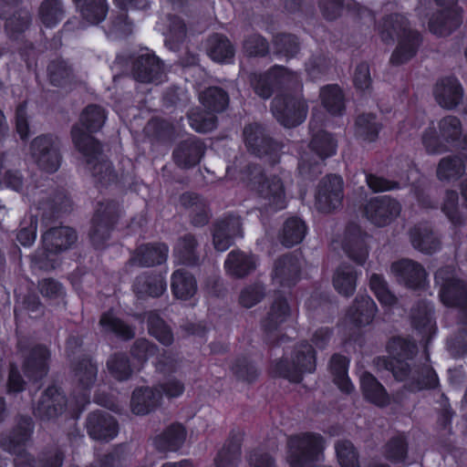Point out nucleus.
<instances>
[{
    "mask_svg": "<svg viewBox=\"0 0 467 467\" xmlns=\"http://www.w3.org/2000/svg\"><path fill=\"white\" fill-rule=\"evenodd\" d=\"M67 397L63 389L51 384L41 393L34 408V415L41 420H51L60 417L67 410Z\"/></svg>",
    "mask_w": 467,
    "mask_h": 467,
    "instance_id": "obj_16",
    "label": "nucleus"
},
{
    "mask_svg": "<svg viewBox=\"0 0 467 467\" xmlns=\"http://www.w3.org/2000/svg\"><path fill=\"white\" fill-rule=\"evenodd\" d=\"M5 30L10 39H17L31 26L32 16L27 9L20 8L11 16H6Z\"/></svg>",
    "mask_w": 467,
    "mask_h": 467,
    "instance_id": "obj_58",
    "label": "nucleus"
},
{
    "mask_svg": "<svg viewBox=\"0 0 467 467\" xmlns=\"http://www.w3.org/2000/svg\"><path fill=\"white\" fill-rule=\"evenodd\" d=\"M198 245V241L194 234H185L181 236L173 248V254L179 264L186 266L199 265Z\"/></svg>",
    "mask_w": 467,
    "mask_h": 467,
    "instance_id": "obj_42",
    "label": "nucleus"
},
{
    "mask_svg": "<svg viewBox=\"0 0 467 467\" xmlns=\"http://www.w3.org/2000/svg\"><path fill=\"white\" fill-rule=\"evenodd\" d=\"M401 212L398 200L389 195L371 197L363 205L364 217L378 227H385L394 222Z\"/></svg>",
    "mask_w": 467,
    "mask_h": 467,
    "instance_id": "obj_13",
    "label": "nucleus"
},
{
    "mask_svg": "<svg viewBox=\"0 0 467 467\" xmlns=\"http://www.w3.org/2000/svg\"><path fill=\"white\" fill-rule=\"evenodd\" d=\"M467 155L452 154L440 160L436 176L441 182L458 181L466 171Z\"/></svg>",
    "mask_w": 467,
    "mask_h": 467,
    "instance_id": "obj_37",
    "label": "nucleus"
},
{
    "mask_svg": "<svg viewBox=\"0 0 467 467\" xmlns=\"http://www.w3.org/2000/svg\"><path fill=\"white\" fill-rule=\"evenodd\" d=\"M325 449L326 440L318 432L292 434L286 441V462L289 467H317Z\"/></svg>",
    "mask_w": 467,
    "mask_h": 467,
    "instance_id": "obj_4",
    "label": "nucleus"
},
{
    "mask_svg": "<svg viewBox=\"0 0 467 467\" xmlns=\"http://www.w3.org/2000/svg\"><path fill=\"white\" fill-rule=\"evenodd\" d=\"M245 172L249 176L251 190L265 202L269 210L279 212L286 208L285 189L279 176H267L265 170L256 163H249Z\"/></svg>",
    "mask_w": 467,
    "mask_h": 467,
    "instance_id": "obj_5",
    "label": "nucleus"
},
{
    "mask_svg": "<svg viewBox=\"0 0 467 467\" xmlns=\"http://www.w3.org/2000/svg\"><path fill=\"white\" fill-rule=\"evenodd\" d=\"M317 368V351L306 340L298 342L293 348L291 360L280 358L274 360L270 374L274 378L287 379L291 383L302 382L304 374L313 373Z\"/></svg>",
    "mask_w": 467,
    "mask_h": 467,
    "instance_id": "obj_3",
    "label": "nucleus"
},
{
    "mask_svg": "<svg viewBox=\"0 0 467 467\" xmlns=\"http://www.w3.org/2000/svg\"><path fill=\"white\" fill-rule=\"evenodd\" d=\"M104 331L114 334L123 340H130L135 337L134 328L121 318L116 317L111 310L104 312L99 319Z\"/></svg>",
    "mask_w": 467,
    "mask_h": 467,
    "instance_id": "obj_53",
    "label": "nucleus"
},
{
    "mask_svg": "<svg viewBox=\"0 0 467 467\" xmlns=\"http://www.w3.org/2000/svg\"><path fill=\"white\" fill-rule=\"evenodd\" d=\"M321 105L332 116H342L346 111V98L338 84H327L320 88Z\"/></svg>",
    "mask_w": 467,
    "mask_h": 467,
    "instance_id": "obj_41",
    "label": "nucleus"
},
{
    "mask_svg": "<svg viewBox=\"0 0 467 467\" xmlns=\"http://www.w3.org/2000/svg\"><path fill=\"white\" fill-rule=\"evenodd\" d=\"M201 104L211 113H222L229 106L230 97L221 87L212 86L205 88L199 97Z\"/></svg>",
    "mask_w": 467,
    "mask_h": 467,
    "instance_id": "obj_49",
    "label": "nucleus"
},
{
    "mask_svg": "<svg viewBox=\"0 0 467 467\" xmlns=\"http://www.w3.org/2000/svg\"><path fill=\"white\" fill-rule=\"evenodd\" d=\"M62 0H43L38 8L40 22L47 28L57 26L64 18Z\"/></svg>",
    "mask_w": 467,
    "mask_h": 467,
    "instance_id": "obj_59",
    "label": "nucleus"
},
{
    "mask_svg": "<svg viewBox=\"0 0 467 467\" xmlns=\"http://www.w3.org/2000/svg\"><path fill=\"white\" fill-rule=\"evenodd\" d=\"M187 437L185 426L173 422L153 438V446L159 452H175L184 444Z\"/></svg>",
    "mask_w": 467,
    "mask_h": 467,
    "instance_id": "obj_33",
    "label": "nucleus"
},
{
    "mask_svg": "<svg viewBox=\"0 0 467 467\" xmlns=\"http://www.w3.org/2000/svg\"><path fill=\"white\" fill-rule=\"evenodd\" d=\"M369 287L382 306L391 307L396 305L398 299L389 288L382 275L372 274L369 278Z\"/></svg>",
    "mask_w": 467,
    "mask_h": 467,
    "instance_id": "obj_61",
    "label": "nucleus"
},
{
    "mask_svg": "<svg viewBox=\"0 0 467 467\" xmlns=\"http://www.w3.org/2000/svg\"><path fill=\"white\" fill-rule=\"evenodd\" d=\"M335 451L340 467H360L359 453L350 441H337Z\"/></svg>",
    "mask_w": 467,
    "mask_h": 467,
    "instance_id": "obj_64",
    "label": "nucleus"
},
{
    "mask_svg": "<svg viewBox=\"0 0 467 467\" xmlns=\"http://www.w3.org/2000/svg\"><path fill=\"white\" fill-rule=\"evenodd\" d=\"M271 109L282 126L296 128L306 120L308 104L303 95L278 93L272 100Z\"/></svg>",
    "mask_w": 467,
    "mask_h": 467,
    "instance_id": "obj_8",
    "label": "nucleus"
},
{
    "mask_svg": "<svg viewBox=\"0 0 467 467\" xmlns=\"http://www.w3.org/2000/svg\"><path fill=\"white\" fill-rule=\"evenodd\" d=\"M244 432L232 430L214 457V467H237L241 458Z\"/></svg>",
    "mask_w": 467,
    "mask_h": 467,
    "instance_id": "obj_35",
    "label": "nucleus"
},
{
    "mask_svg": "<svg viewBox=\"0 0 467 467\" xmlns=\"http://www.w3.org/2000/svg\"><path fill=\"white\" fill-rule=\"evenodd\" d=\"M358 272L348 264H341L336 269L333 275V286L335 290L346 297L351 296L357 286Z\"/></svg>",
    "mask_w": 467,
    "mask_h": 467,
    "instance_id": "obj_45",
    "label": "nucleus"
},
{
    "mask_svg": "<svg viewBox=\"0 0 467 467\" xmlns=\"http://www.w3.org/2000/svg\"><path fill=\"white\" fill-rule=\"evenodd\" d=\"M188 122L190 127L198 133H208L217 128L218 119L209 111H203L199 109L188 113Z\"/></svg>",
    "mask_w": 467,
    "mask_h": 467,
    "instance_id": "obj_63",
    "label": "nucleus"
},
{
    "mask_svg": "<svg viewBox=\"0 0 467 467\" xmlns=\"http://www.w3.org/2000/svg\"><path fill=\"white\" fill-rule=\"evenodd\" d=\"M72 369L78 379V389L73 392V398L79 410L90 402V390L98 376V365L88 355L81 356L74 364Z\"/></svg>",
    "mask_w": 467,
    "mask_h": 467,
    "instance_id": "obj_12",
    "label": "nucleus"
},
{
    "mask_svg": "<svg viewBox=\"0 0 467 467\" xmlns=\"http://www.w3.org/2000/svg\"><path fill=\"white\" fill-rule=\"evenodd\" d=\"M86 430L90 439L109 442L119 433V422L110 413L97 410L88 414Z\"/></svg>",
    "mask_w": 467,
    "mask_h": 467,
    "instance_id": "obj_18",
    "label": "nucleus"
},
{
    "mask_svg": "<svg viewBox=\"0 0 467 467\" xmlns=\"http://www.w3.org/2000/svg\"><path fill=\"white\" fill-rule=\"evenodd\" d=\"M76 231L69 226L52 227L46 231L41 236L42 247L47 252L59 254L69 248L77 242Z\"/></svg>",
    "mask_w": 467,
    "mask_h": 467,
    "instance_id": "obj_29",
    "label": "nucleus"
},
{
    "mask_svg": "<svg viewBox=\"0 0 467 467\" xmlns=\"http://www.w3.org/2000/svg\"><path fill=\"white\" fill-rule=\"evenodd\" d=\"M443 270L439 272L441 278L440 301L447 307L458 308L460 323L467 326V284L453 275L443 276Z\"/></svg>",
    "mask_w": 467,
    "mask_h": 467,
    "instance_id": "obj_11",
    "label": "nucleus"
},
{
    "mask_svg": "<svg viewBox=\"0 0 467 467\" xmlns=\"http://www.w3.org/2000/svg\"><path fill=\"white\" fill-rule=\"evenodd\" d=\"M206 145L196 136H190L181 140L172 151L175 164L182 169H191L201 162L204 156Z\"/></svg>",
    "mask_w": 467,
    "mask_h": 467,
    "instance_id": "obj_22",
    "label": "nucleus"
},
{
    "mask_svg": "<svg viewBox=\"0 0 467 467\" xmlns=\"http://www.w3.org/2000/svg\"><path fill=\"white\" fill-rule=\"evenodd\" d=\"M133 78L143 84H160L165 78L164 63L154 53L138 56L131 64Z\"/></svg>",
    "mask_w": 467,
    "mask_h": 467,
    "instance_id": "obj_17",
    "label": "nucleus"
},
{
    "mask_svg": "<svg viewBox=\"0 0 467 467\" xmlns=\"http://www.w3.org/2000/svg\"><path fill=\"white\" fill-rule=\"evenodd\" d=\"M169 246L165 243L154 242L138 245L129 260L132 265L152 267L166 263Z\"/></svg>",
    "mask_w": 467,
    "mask_h": 467,
    "instance_id": "obj_24",
    "label": "nucleus"
},
{
    "mask_svg": "<svg viewBox=\"0 0 467 467\" xmlns=\"http://www.w3.org/2000/svg\"><path fill=\"white\" fill-rule=\"evenodd\" d=\"M368 234L357 223L346 226L342 249L347 256L358 265H364L369 254Z\"/></svg>",
    "mask_w": 467,
    "mask_h": 467,
    "instance_id": "obj_19",
    "label": "nucleus"
},
{
    "mask_svg": "<svg viewBox=\"0 0 467 467\" xmlns=\"http://www.w3.org/2000/svg\"><path fill=\"white\" fill-rule=\"evenodd\" d=\"M207 55L216 63L230 64L234 60L235 48L226 36L214 34L208 39Z\"/></svg>",
    "mask_w": 467,
    "mask_h": 467,
    "instance_id": "obj_43",
    "label": "nucleus"
},
{
    "mask_svg": "<svg viewBox=\"0 0 467 467\" xmlns=\"http://www.w3.org/2000/svg\"><path fill=\"white\" fill-rule=\"evenodd\" d=\"M255 268L256 262L254 256L239 249L232 250L224 261L226 274L234 278H244Z\"/></svg>",
    "mask_w": 467,
    "mask_h": 467,
    "instance_id": "obj_36",
    "label": "nucleus"
},
{
    "mask_svg": "<svg viewBox=\"0 0 467 467\" xmlns=\"http://www.w3.org/2000/svg\"><path fill=\"white\" fill-rule=\"evenodd\" d=\"M379 34L386 45L393 44L395 37L398 38V44L389 58V63L396 67L411 60L423 41L421 34L416 29L410 28L407 20L399 14L383 17L379 26Z\"/></svg>",
    "mask_w": 467,
    "mask_h": 467,
    "instance_id": "obj_1",
    "label": "nucleus"
},
{
    "mask_svg": "<svg viewBox=\"0 0 467 467\" xmlns=\"http://www.w3.org/2000/svg\"><path fill=\"white\" fill-rule=\"evenodd\" d=\"M161 403V393L155 388L140 386L134 389L130 398V410L137 416L155 411Z\"/></svg>",
    "mask_w": 467,
    "mask_h": 467,
    "instance_id": "obj_30",
    "label": "nucleus"
},
{
    "mask_svg": "<svg viewBox=\"0 0 467 467\" xmlns=\"http://www.w3.org/2000/svg\"><path fill=\"white\" fill-rule=\"evenodd\" d=\"M409 239L414 249L425 254H433L441 247L440 238L432 228L426 223H418L408 232Z\"/></svg>",
    "mask_w": 467,
    "mask_h": 467,
    "instance_id": "obj_32",
    "label": "nucleus"
},
{
    "mask_svg": "<svg viewBox=\"0 0 467 467\" xmlns=\"http://www.w3.org/2000/svg\"><path fill=\"white\" fill-rule=\"evenodd\" d=\"M34 430L35 423L32 418L21 415L7 432L0 435V447L4 451L15 455L16 467H20V462H25L26 455L31 454L26 447L31 441Z\"/></svg>",
    "mask_w": 467,
    "mask_h": 467,
    "instance_id": "obj_7",
    "label": "nucleus"
},
{
    "mask_svg": "<svg viewBox=\"0 0 467 467\" xmlns=\"http://www.w3.org/2000/svg\"><path fill=\"white\" fill-rule=\"evenodd\" d=\"M148 333L161 345L171 347L174 342V334L171 326L155 311H150L146 319Z\"/></svg>",
    "mask_w": 467,
    "mask_h": 467,
    "instance_id": "obj_46",
    "label": "nucleus"
},
{
    "mask_svg": "<svg viewBox=\"0 0 467 467\" xmlns=\"http://www.w3.org/2000/svg\"><path fill=\"white\" fill-rule=\"evenodd\" d=\"M47 78L49 83L57 88H64L69 84L72 77V68L66 61L56 59L47 65Z\"/></svg>",
    "mask_w": 467,
    "mask_h": 467,
    "instance_id": "obj_62",
    "label": "nucleus"
},
{
    "mask_svg": "<svg viewBox=\"0 0 467 467\" xmlns=\"http://www.w3.org/2000/svg\"><path fill=\"white\" fill-rule=\"evenodd\" d=\"M30 153L37 167L47 173L56 172L62 161V156L51 134H41L30 143Z\"/></svg>",
    "mask_w": 467,
    "mask_h": 467,
    "instance_id": "obj_14",
    "label": "nucleus"
},
{
    "mask_svg": "<svg viewBox=\"0 0 467 467\" xmlns=\"http://www.w3.org/2000/svg\"><path fill=\"white\" fill-rule=\"evenodd\" d=\"M167 289L165 277L153 271L143 272L137 275L132 284V291L138 299L158 298Z\"/></svg>",
    "mask_w": 467,
    "mask_h": 467,
    "instance_id": "obj_28",
    "label": "nucleus"
},
{
    "mask_svg": "<svg viewBox=\"0 0 467 467\" xmlns=\"http://www.w3.org/2000/svg\"><path fill=\"white\" fill-rule=\"evenodd\" d=\"M377 312L378 306L368 295H358L348 309L347 317L350 324L361 328L372 323Z\"/></svg>",
    "mask_w": 467,
    "mask_h": 467,
    "instance_id": "obj_31",
    "label": "nucleus"
},
{
    "mask_svg": "<svg viewBox=\"0 0 467 467\" xmlns=\"http://www.w3.org/2000/svg\"><path fill=\"white\" fill-rule=\"evenodd\" d=\"M376 119L373 113H362L357 117L356 134L359 139L368 142H375L378 140L383 126Z\"/></svg>",
    "mask_w": 467,
    "mask_h": 467,
    "instance_id": "obj_55",
    "label": "nucleus"
},
{
    "mask_svg": "<svg viewBox=\"0 0 467 467\" xmlns=\"http://www.w3.org/2000/svg\"><path fill=\"white\" fill-rule=\"evenodd\" d=\"M231 371L239 381L247 384L254 383L260 376L255 361L246 355L239 356L234 360Z\"/></svg>",
    "mask_w": 467,
    "mask_h": 467,
    "instance_id": "obj_56",
    "label": "nucleus"
},
{
    "mask_svg": "<svg viewBox=\"0 0 467 467\" xmlns=\"http://www.w3.org/2000/svg\"><path fill=\"white\" fill-rule=\"evenodd\" d=\"M64 461L65 453L57 449L53 452H41L36 458L33 454L26 455V460L20 462V467H62Z\"/></svg>",
    "mask_w": 467,
    "mask_h": 467,
    "instance_id": "obj_60",
    "label": "nucleus"
},
{
    "mask_svg": "<svg viewBox=\"0 0 467 467\" xmlns=\"http://www.w3.org/2000/svg\"><path fill=\"white\" fill-rule=\"evenodd\" d=\"M104 331L114 334L123 340H130L135 337L134 328L121 318L116 317L111 310L104 312L99 319Z\"/></svg>",
    "mask_w": 467,
    "mask_h": 467,
    "instance_id": "obj_52",
    "label": "nucleus"
},
{
    "mask_svg": "<svg viewBox=\"0 0 467 467\" xmlns=\"http://www.w3.org/2000/svg\"><path fill=\"white\" fill-rule=\"evenodd\" d=\"M109 374L117 381L123 382L131 379L134 368L125 352H114L107 359Z\"/></svg>",
    "mask_w": 467,
    "mask_h": 467,
    "instance_id": "obj_50",
    "label": "nucleus"
},
{
    "mask_svg": "<svg viewBox=\"0 0 467 467\" xmlns=\"http://www.w3.org/2000/svg\"><path fill=\"white\" fill-rule=\"evenodd\" d=\"M247 151L257 158L279 160L284 144L274 139L267 130L258 122L246 124L243 130Z\"/></svg>",
    "mask_w": 467,
    "mask_h": 467,
    "instance_id": "obj_9",
    "label": "nucleus"
},
{
    "mask_svg": "<svg viewBox=\"0 0 467 467\" xmlns=\"http://www.w3.org/2000/svg\"><path fill=\"white\" fill-rule=\"evenodd\" d=\"M307 232V226L304 220L297 216L288 217L280 233V242L287 248L299 244L305 238Z\"/></svg>",
    "mask_w": 467,
    "mask_h": 467,
    "instance_id": "obj_47",
    "label": "nucleus"
},
{
    "mask_svg": "<svg viewBox=\"0 0 467 467\" xmlns=\"http://www.w3.org/2000/svg\"><path fill=\"white\" fill-rule=\"evenodd\" d=\"M440 387V379L435 369L427 364L419 366L413 373L410 381L405 386L409 390H431Z\"/></svg>",
    "mask_w": 467,
    "mask_h": 467,
    "instance_id": "obj_48",
    "label": "nucleus"
},
{
    "mask_svg": "<svg viewBox=\"0 0 467 467\" xmlns=\"http://www.w3.org/2000/svg\"><path fill=\"white\" fill-rule=\"evenodd\" d=\"M462 17L463 9L461 6L442 7L431 15L428 28L437 36H448L462 26Z\"/></svg>",
    "mask_w": 467,
    "mask_h": 467,
    "instance_id": "obj_21",
    "label": "nucleus"
},
{
    "mask_svg": "<svg viewBox=\"0 0 467 467\" xmlns=\"http://www.w3.org/2000/svg\"><path fill=\"white\" fill-rule=\"evenodd\" d=\"M120 218V207L114 200L99 202L90 220L89 241L96 250L106 248Z\"/></svg>",
    "mask_w": 467,
    "mask_h": 467,
    "instance_id": "obj_6",
    "label": "nucleus"
},
{
    "mask_svg": "<svg viewBox=\"0 0 467 467\" xmlns=\"http://www.w3.org/2000/svg\"><path fill=\"white\" fill-rule=\"evenodd\" d=\"M311 137L308 148L320 161H326L337 153V140L334 135L325 130L314 131L310 123Z\"/></svg>",
    "mask_w": 467,
    "mask_h": 467,
    "instance_id": "obj_38",
    "label": "nucleus"
},
{
    "mask_svg": "<svg viewBox=\"0 0 467 467\" xmlns=\"http://www.w3.org/2000/svg\"><path fill=\"white\" fill-rule=\"evenodd\" d=\"M391 270L408 288L419 289L425 285L426 270L416 261L408 258L400 259L391 265Z\"/></svg>",
    "mask_w": 467,
    "mask_h": 467,
    "instance_id": "obj_27",
    "label": "nucleus"
},
{
    "mask_svg": "<svg viewBox=\"0 0 467 467\" xmlns=\"http://www.w3.org/2000/svg\"><path fill=\"white\" fill-rule=\"evenodd\" d=\"M388 358L411 360L418 353V346L415 340L410 337L395 336L389 339L386 345Z\"/></svg>",
    "mask_w": 467,
    "mask_h": 467,
    "instance_id": "obj_54",
    "label": "nucleus"
},
{
    "mask_svg": "<svg viewBox=\"0 0 467 467\" xmlns=\"http://www.w3.org/2000/svg\"><path fill=\"white\" fill-rule=\"evenodd\" d=\"M301 273L300 261L293 253L280 255L274 263L273 279L282 287L296 286L301 279Z\"/></svg>",
    "mask_w": 467,
    "mask_h": 467,
    "instance_id": "obj_23",
    "label": "nucleus"
},
{
    "mask_svg": "<svg viewBox=\"0 0 467 467\" xmlns=\"http://www.w3.org/2000/svg\"><path fill=\"white\" fill-rule=\"evenodd\" d=\"M106 119L107 113L101 106L89 104L81 111L78 122L71 128L74 147L86 158L87 163H91L102 153L100 141L92 134L102 129Z\"/></svg>",
    "mask_w": 467,
    "mask_h": 467,
    "instance_id": "obj_2",
    "label": "nucleus"
},
{
    "mask_svg": "<svg viewBox=\"0 0 467 467\" xmlns=\"http://www.w3.org/2000/svg\"><path fill=\"white\" fill-rule=\"evenodd\" d=\"M171 289L175 298L189 300L197 293V280L191 272L182 268L177 269L171 274Z\"/></svg>",
    "mask_w": 467,
    "mask_h": 467,
    "instance_id": "obj_40",
    "label": "nucleus"
},
{
    "mask_svg": "<svg viewBox=\"0 0 467 467\" xmlns=\"http://www.w3.org/2000/svg\"><path fill=\"white\" fill-rule=\"evenodd\" d=\"M433 95L441 108L452 109L461 103L463 97V88L455 76H446L436 82L433 88Z\"/></svg>",
    "mask_w": 467,
    "mask_h": 467,
    "instance_id": "obj_26",
    "label": "nucleus"
},
{
    "mask_svg": "<svg viewBox=\"0 0 467 467\" xmlns=\"http://www.w3.org/2000/svg\"><path fill=\"white\" fill-rule=\"evenodd\" d=\"M272 43L275 53L286 59L296 57L301 49V43L298 36L292 33H277L273 36Z\"/></svg>",
    "mask_w": 467,
    "mask_h": 467,
    "instance_id": "obj_57",
    "label": "nucleus"
},
{
    "mask_svg": "<svg viewBox=\"0 0 467 467\" xmlns=\"http://www.w3.org/2000/svg\"><path fill=\"white\" fill-rule=\"evenodd\" d=\"M410 324L412 328L423 339H431L437 332L434 319V308L425 300H418L410 310Z\"/></svg>",
    "mask_w": 467,
    "mask_h": 467,
    "instance_id": "obj_25",
    "label": "nucleus"
},
{
    "mask_svg": "<svg viewBox=\"0 0 467 467\" xmlns=\"http://www.w3.org/2000/svg\"><path fill=\"white\" fill-rule=\"evenodd\" d=\"M344 182L340 175L327 174L317 185L315 200L316 207L322 213H330L342 205Z\"/></svg>",
    "mask_w": 467,
    "mask_h": 467,
    "instance_id": "obj_15",
    "label": "nucleus"
},
{
    "mask_svg": "<svg viewBox=\"0 0 467 467\" xmlns=\"http://www.w3.org/2000/svg\"><path fill=\"white\" fill-rule=\"evenodd\" d=\"M240 229V223L232 216L225 217L213 224V243L214 249L224 252L234 244V235Z\"/></svg>",
    "mask_w": 467,
    "mask_h": 467,
    "instance_id": "obj_39",
    "label": "nucleus"
},
{
    "mask_svg": "<svg viewBox=\"0 0 467 467\" xmlns=\"http://www.w3.org/2000/svg\"><path fill=\"white\" fill-rule=\"evenodd\" d=\"M290 314L291 308L288 300L282 293H278L270 305L266 316L260 322L265 345L270 348L280 346L284 336H280L278 330L290 317Z\"/></svg>",
    "mask_w": 467,
    "mask_h": 467,
    "instance_id": "obj_10",
    "label": "nucleus"
},
{
    "mask_svg": "<svg viewBox=\"0 0 467 467\" xmlns=\"http://www.w3.org/2000/svg\"><path fill=\"white\" fill-rule=\"evenodd\" d=\"M360 390L366 401L379 408H386L391 402L386 388L369 371H364L360 376Z\"/></svg>",
    "mask_w": 467,
    "mask_h": 467,
    "instance_id": "obj_34",
    "label": "nucleus"
},
{
    "mask_svg": "<svg viewBox=\"0 0 467 467\" xmlns=\"http://www.w3.org/2000/svg\"><path fill=\"white\" fill-rule=\"evenodd\" d=\"M271 85L275 92L285 93L289 88H302V83L296 72L282 65H273L268 69Z\"/></svg>",
    "mask_w": 467,
    "mask_h": 467,
    "instance_id": "obj_44",
    "label": "nucleus"
},
{
    "mask_svg": "<svg viewBox=\"0 0 467 467\" xmlns=\"http://www.w3.org/2000/svg\"><path fill=\"white\" fill-rule=\"evenodd\" d=\"M385 460L393 463H405L409 456V442L405 435L398 434L390 437L382 446Z\"/></svg>",
    "mask_w": 467,
    "mask_h": 467,
    "instance_id": "obj_51",
    "label": "nucleus"
},
{
    "mask_svg": "<svg viewBox=\"0 0 467 467\" xmlns=\"http://www.w3.org/2000/svg\"><path fill=\"white\" fill-rule=\"evenodd\" d=\"M50 358L51 352L46 345L33 346L22 363L24 375L35 382L42 380L49 371Z\"/></svg>",
    "mask_w": 467,
    "mask_h": 467,
    "instance_id": "obj_20",
    "label": "nucleus"
}]
</instances>
